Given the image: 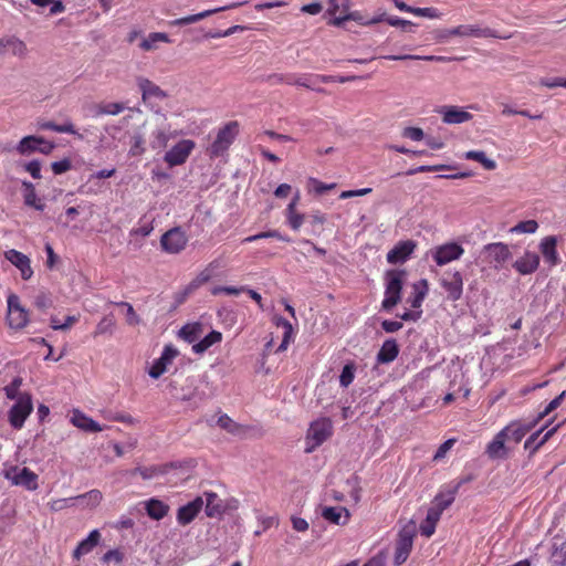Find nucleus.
Here are the masks:
<instances>
[{
  "mask_svg": "<svg viewBox=\"0 0 566 566\" xmlns=\"http://www.w3.org/2000/svg\"><path fill=\"white\" fill-rule=\"evenodd\" d=\"M322 516L335 525H345L349 521L350 513L344 506H327L323 509Z\"/></svg>",
  "mask_w": 566,
  "mask_h": 566,
  "instance_id": "32",
  "label": "nucleus"
},
{
  "mask_svg": "<svg viewBox=\"0 0 566 566\" xmlns=\"http://www.w3.org/2000/svg\"><path fill=\"white\" fill-rule=\"evenodd\" d=\"M239 134V123L233 120L227 123L218 130L214 142L208 148L209 156L217 158L222 156L234 142Z\"/></svg>",
  "mask_w": 566,
  "mask_h": 566,
  "instance_id": "3",
  "label": "nucleus"
},
{
  "mask_svg": "<svg viewBox=\"0 0 566 566\" xmlns=\"http://www.w3.org/2000/svg\"><path fill=\"white\" fill-rule=\"evenodd\" d=\"M7 323L13 329H22L29 323V311L21 305L20 297L14 293L7 297Z\"/></svg>",
  "mask_w": 566,
  "mask_h": 566,
  "instance_id": "5",
  "label": "nucleus"
},
{
  "mask_svg": "<svg viewBox=\"0 0 566 566\" xmlns=\"http://www.w3.org/2000/svg\"><path fill=\"white\" fill-rule=\"evenodd\" d=\"M285 214H286L287 224L294 231H297L305 221V214L298 212L297 209H294L293 205H287Z\"/></svg>",
  "mask_w": 566,
  "mask_h": 566,
  "instance_id": "48",
  "label": "nucleus"
},
{
  "mask_svg": "<svg viewBox=\"0 0 566 566\" xmlns=\"http://www.w3.org/2000/svg\"><path fill=\"white\" fill-rule=\"evenodd\" d=\"M382 21H386L391 27H400L403 30H409L413 25V23L411 21L403 20L399 17H387L386 13H381L380 15L373 18L371 20H369L367 22H361V24L368 25V24H375V23L382 22Z\"/></svg>",
  "mask_w": 566,
  "mask_h": 566,
  "instance_id": "41",
  "label": "nucleus"
},
{
  "mask_svg": "<svg viewBox=\"0 0 566 566\" xmlns=\"http://www.w3.org/2000/svg\"><path fill=\"white\" fill-rule=\"evenodd\" d=\"M144 144V137L140 134H135L132 138V146L129 149L130 156L136 157L143 155L145 153Z\"/></svg>",
  "mask_w": 566,
  "mask_h": 566,
  "instance_id": "60",
  "label": "nucleus"
},
{
  "mask_svg": "<svg viewBox=\"0 0 566 566\" xmlns=\"http://www.w3.org/2000/svg\"><path fill=\"white\" fill-rule=\"evenodd\" d=\"M147 515L156 521L164 518L169 511V505L157 499H150L145 502Z\"/></svg>",
  "mask_w": 566,
  "mask_h": 566,
  "instance_id": "35",
  "label": "nucleus"
},
{
  "mask_svg": "<svg viewBox=\"0 0 566 566\" xmlns=\"http://www.w3.org/2000/svg\"><path fill=\"white\" fill-rule=\"evenodd\" d=\"M539 262L541 258L537 253L525 251L524 254L513 263V268L521 275H528L537 271Z\"/></svg>",
  "mask_w": 566,
  "mask_h": 566,
  "instance_id": "20",
  "label": "nucleus"
},
{
  "mask_svg": "<svg viewBox=\"0 0 566 566\" xmlns=\"http://www.w3.org/2000/svg\"><path fill=\"white\" fill-rule=\"evenodd\" d=\"M416 536V527L413 524L405 525L398 533L395 547V565L403 564L410 555Z\"/></svg>",
  "mask_w": 566,
  "mask_h": 566,
  "instance_id": "6",
  "label": "nucleus"
},
{
  "mask_svg": "<svg viewBox=\"0 0 566 566\" xmlns=\"http://www.w3.org/2000/svg\"><path fill=\"white\" fill-rule=\"evenodd\" d=\"M429 253L438 266H443L460 260L464 254V249L459 243L451 241L433 247Z\"/></svg>",
  "mask_w": 566,
  "mask_h": 566,
  "instance_id": "8",
  "label": "nucleus"
},
{
  "mask_svg": "<svg viewBox=\"0 0 566 566\" xmlns=\"http://www.w3.org/2000/svg\"><path fill=\"white\" fill-rule=\"evenodd\" d=\"M552 566H566V543L552 554Z\"/></svg>",
  "mask_w": 566,
  "mask_h": 566,
  "instance_id": "63",
  "label": "nucleus"
},
{
  "mask_svg": "<svg viewBox=\"0 0 566 566\" xmlns=\"http://www.w3.org/2000/svg\"><path fill=\"white\" fill-rule=\"evenodd\" d=\"M453 36H475V38H500L509 39L510 35H497L494 30L490 28H479L476 25H458L448 31Z\"/></svg>",
  "mask_w": 566,
  "mask_h": 566,
  "instance_id": "16",
  "label": "nucleus"
},
{
  "mask_svg": "<svg viewBox=\"0 0 566 566\" xmlns=\"http://www.w3.org/2000/svg\"><path fill=\"white\" fill-rule=\"evenodd\" d=\"M219 268L217 260L211 261L197 276L182 290L178 302H184L190 294L197 291L200 286L208 283L216 275V270Z\"/></svg>",
  "mask_w": 566,
  "mask_h": 566,
  "instance_id": "13",
  "label": "nucleus"
},
{
  "mask_svg": "<svg viewBox=\"0 0 566 566\" xmlns=\"http://www.w3.org/2000/svg\"><path fill=\"white\" fill-rule=\"evenodd\" d=\"M238 6H239L238 3H233V4L221 7V8L206 10V11H202V12L197 13V14H190V15H187V17H182V18H179V19H176V20L171 21L170 25L180 27V25L191 24V23L198 22V21H200V20H202L205 18H208V17L214 14V13H218V12H221V11H224V10H228V9L237 8Z\"/></svg>",
  "mask_w": 566,
  "mask_h": 566,
  "instance_id": "29",
  "label": "nucleus"
},
{
  "mask_svg": "<svg viewBox=\"0 0 566 566\" xmlns=\"http://www.w3.org/2000/svg\"><path fill=\"white\" fill-rule=\"evenodd\" d=\"M439 113L446 124H462L472 118V114L458 106H442Z\"/></svg>",
  "mask_w": 566,
  "mask_h": 566,
  "instance_id": "24",
  "label": "nucleus"
},
{
  "mask_svg": "<svg viewBox=\"0 0 566 566\" xmlns=\"http://www.w3.org/2000/svg\"><path fill=\"white\" fill-rule=\"evenodd\" d=\"M39 142H41L40 136H25L20 140L17 149L20 154H31L34 151H39Z\"/></svg>",
  "mask_w": 566,
  "mask_h": 566,
  "instance_id": "49",
  "label": "nucleus"
},
{
  "mask_svg": "<svg viewBox=\"0 0 566 566\" xmlns=\"http://www.w3.org/2000/svg\"><path fill=\"white\" fill-rule=\"evenodd\" d=\"M75 505L74 496L67 499H57L49 503L50 510L53 512L62 511L67 506Z\"/></svg>",
  "mask_w": 566,
  "mask_h": 566,
  "instance_id": "62",
  "label": "nucleus"
},
{
  "mask_svg": "<svg viewBox=\"0 0 566 566\" xmlns=\"http://www.w3.org/2000/svg\"><path fill=\"white\" fill-rule=\"evenodd\" d=\"M94 115H117L125 109L123 103H99L94 106Z\"/></svg>",
  "mask_w": 566,
  "mask_h": 566,
  "instance_id": "46",
  "label": "nucleus"
},
{
  "mask_svg": "<svg viewBox=\"0 0 566 566\" xmlns=\"http://www.w3.org/2000/svg\"><path fill=\"white\" fill-rule=\"evenodd\" d=\"M101 533L98 530H93L88 536L81 541L73 552V557L80 559L81 556L91 553L99 543Z\"/></svg>",
  "mask_w": 566,
  "mask_h": 566,
  "instance_id": "30",
  "label": "nucleus"
},
{
  "mask_svg": "<svg viewBox=\"0 0 566 566\" xmlns=\"http://www.w3.org/2000/svg\"><path fill=\"white\" fill-rule=\"evenodd\" d=\"M203 500L201 496H197L191 502L182 505L178 509L177 521L180 525H188L191 523L199 512L202 510Z\"/></svg>",
  "mask_w": 566,
  "mask_h": 566,
  "instance_id": "21",
  "label": "nucleus"
},
{
  "mask_svg": "<svg viewBox=\"0 0 566 566\" xmlns=\"http://www.w3.org/2000/svg\"><path fill=\"white\" fill-rule=\"evenodd\" d=\"M4 476L12 484L23 486L29 491H35L39 486L38 474L28 468L11 467L4 470Z\"/></svg>",
  "mask_w": 566,
  "mask_h": 566,
  "instance_id": "11",
  "label": "nucleus"
},
{
  "mask_svg": "<svg viewBox=\"0 0 566 566\" xmlns=\"http://www.w3.org/2000/svg\"><path fill=\"white\" fill-rule=\"evenodd\" d=\"M137 83L144 102L150 98L164 99L167 97L166 92L148 78L139 77Z\"/></svg>",
  "mask_w": 566,
  "mask_h": 566,
  "instance_id": "27",
  "label": "nucleus"
},
{
  "mask_svg": "<svg viewBox=\"0 0 566 566\" xmlns=\"http://www.w3.org/2000/svg\"><path fill=\"white\" fill-rule=\"evenodd\" d=\"M222 342V333L219 331H211L200 342L192 345V352L201 355L208 350L211 346Z\"/></svg>",
  "mask_w": 566,
  "mask_h": 566,
  "instance_id": "37",
  "label": "nucleus"
},
{
  "mask_svg": "<svg viewBox=\"0 0 566 566\" xmlns=\"http://www.w3.org/2000/svg\"><path fill=\"white\" fill-rule=\"evenodd\" d=\"M202 333V325L200 323L186 324L181 327L179 335L187 343H195Z\"/></svg>",
  "mask_w": 566,
  "mask_h": 566,
  "instance_id": "44",
  "label": "nucleus"
},
{
  "mask_svg": "<svg viewBox=\"0 0 566 566\" xmlns=\"http://www.w3.org/2000/svg\"><path fill=\"white\" fill-rule=\"evenodd\" d=\"M333 433V423L329 418H319L313 421L307 430L306 440L307 447L306 451H312L315 447L321 446L325 440H327Z\"/></svg>",
  "mask_w": 566,
  "mask_h": 566,
  "instance_id": "7",
  "label": "nucleus"
},
{
  "mask_svg": "<svg viewBox=\"0 0 566 566\" xmlns=\"http://www.w3.org/2000/svg\"><path fill=\"white\" fill-rule=\"evenodd\" d=\"M399 355V346L394 338L386 339L377 353L379 364L392 363Z\"/></svg>",
  "mask_w": 566,
  "mask_h": 566,
  "instance_id": "31",
  "label": "nucleus"
},
{
  "mask_svg": "<svg viewBox=\"0 0 566 566\" xmlns=\"http://www.w3.org/2000/svg\"><path fill=\"white\" fill-rule=\"evenodd\" d=\"M206 506L205 513L208 517L219 518L226 512V505L223 501L214 492H205Z\"/></svg>",
  "mask_w": 566,
  "mask_h": 566,
  "instance_id": "25",
  "label": "nucleus"
},
{
  "mask_svg": "<svg viewBox=\"0 0 566 566\" xmlns=\"http://www.w3.org/2000/svg\"><path fill=\"white\" fill-rule=\"evenodd\" d=\"M74 499L75 504L81 505L83 509H94L101 503L103 495L99 490L94 489L84 494L74 496Z\"/></svg>",
  "mask_w": 566,
  "mask_h": 566,
  "instance_id": "39",
  "label": "nucleus"
},
{
  "mask_svg": "<svg viewBox=\"0 0 566 566\" xmlns=\"http://www.w3.org/2000/svg\"><path fill=\"white\" fill-rule=\"evenodd\" d=\"M39 128L42 130H52L55 133H62V134H72L77 136L80 139L83 138V135L77 133L72 122H66L64 124H56L51 120H43L39 122Z\"/></svg>",
  "mask_w": 566,
  "mask_h": 566,
  "instance_id": "34",
  "label": "nucleus"
},
{
  "mask_svg": "<svg viewBox=\"0 0 566 566\" xmlns=\"http://www.w3.org/2000/svg\"><path fill=\"white\" fill-rule=\"evenodd\" d=\"M21 385H22L21 377L13 378V380L3 388L6 397L10 400L17 401L19 396L22 394V392H19Z\"/></svg>",
  "mask_w": 566,
  "mask_h": 566,
  "instance_id": "55",
  "label": "nucleus"
},
{
  "mask_svg": "<svg viewBox=\"0 0 566 566\" xmlns=\"http://www.w3.org/2000/svg\"><path fill=\"white\" fill-rule=\"evenodd\" d=\"M218 424L232 434H242L245 431L243 426L234 422L228 415H221L218 419Z\"/></svg>",
  "mask_w": 566,
  "mask_h": 566,
  "instance_id": "50",
  "label": "nucleus"
},
{
  "mask_svg": "<svg viewBox=\"0 0 566 566\" xmlns=\"http://www.w3.org/2000/svg\"><path fill=\"white\" fill-rule=\"evenodd\" d=\"M531 429L532 424L523 420L511 421L489 442L486 446L488 455L492 459L511 457Z\"/></svg>",
  "mask_w": 566,
  "mask_h": 566,
  "instance_id": "1",
  "label": "nucleus"
},
{
  "mask_svg": "<svg viewBox=\"0 0 566 566\" xmlns=\"http://www.w3.org/2000/svg\"><path fill=\"white\" fill-rule=\"evenodd\" d=\"M115 318L113 314L105 315L96 325L93 337L96 338L101 335L113 334L115 328Z\"/></svg>",
  "mask_w": 566,
  "mask_h": 566,
  "instance_id": "47",
  "label": "nucleus"
},
{
  "mask_svg": "<svg viewBox=\"0 0 566 566\" xmlns=\"http://www.w3.org/2000/svg\"><path fill=\"white\" fill-rule=\"evenodd\" d=\"M319 74H295V73H292L291 85L302 86V87L325 94L326 91L324 88L314 86L317 82H319L318 80H316V77Z\"/></svg>",
  "mask_w": 566,
  "mask_h": 566,
  "instance_id": "36",
  "label": "nucleus"
},
{
  "mask_svg": "<svg viewBox=\"0 0 566 566\" xmlns=\"http://www.w3.org/2000/svg\"><path fill=\"white\" fill-rule=\"evenodd\" d=\"M361 78L357 75H318L316 80H318L321 83H347V82H354L356 80Z\"/></svg>",
  "mask_w": 566,
  "mask_h": 566,
  "instance_id": "56",
  "label": "nucleus"
},
{
  "mask_svg": "<svg viewBox=\"0 0 566 566\" xmlns=\"http://www.w3.org/2000/svg\"><path fill=\"white\" fill-rule=\"evenodd\" d=\"M245 287L247 286H214L211 289V294L214 296L220 294L239 295L245 292Z\"/></svg>",
  "mask_w": 566,
  "mask_h": 566,
  "instance_id": "59",
  "label": "nucleus"
},
{
  "mask_svg": "<svg viewBox=\"0 0 566 566\" xmlns=\"http://www.w3.org/2000/svg\"><path fill=\"white\" fill-rule=\"evenodd\" d=\"M158 42L169 43L170 39L164 32H153L140 42L139 46L144 51H153L157 49Z\"/></svg>",
  "mask_w": 566,
  "mask_h": 566,
  "instance_id": "42",
  "label": "nucleus"
},
{
  "mask_svg": "<svg viewBox=\"0 0 566 566\" xmlns=\"http://www.w3.org/2000/svg\"><path fill=\"white\" fill-rule=\"evenodd\" d=\"M557 237L547 235L541 240L538 245L539 252L543 255L545 263L551 268L558 265L562 261L557 251Z\"/></svg>",
  "mask_w": 566,
  "mask_h": 566,
  "instance_id": "17",
  "label": "nucleus"
},
{
  "mask_svg": "<svg viewBox=\"0 0 566 566\" xmlns=\"http://www.w3.org/2000/svg\"><path fill=\"white\" fill-rule=\"evenodd\" d=\"M177 462H169V464L165 465H150V467H138L130 471V475L139 474L143 480H150L155 476L165 474L169 469H177Z\"/></svg>",
  "mask_w": 566,
  "mask_h": 566,
  "instance_id": "28",
  "label": "nucleus"
},
{
  "mask_svg": "<svg viewBox=\"0 0 566 566\" xmlns=\"http://www.w3.org/2000/svg\"><path fill=\"white\" fill-rule=\"evenodd\" d=\"M71 422L76 428L85 431V432H101L104 428L93 420L91 417L86 416L83 411L78 409H74L71 416Z\"/></svg>",
  "mask_w": 566,
  "mask_h": 566,
  "instance_id": "23",
  "label": "nucleus"
},
{
  "mask_svg": "<svg viewBox=\"0 0 566 566\" xmlns=\"http://www.w3.org/2000/svg\"><path fill=\"white\" fill-rule=\"evenodd\" d=\"M24 187V203L27 206L33 207L36 210L42 211L44 209V203L38 198L34 186L29 182H23Z\"/></svg>",
  "mask_w": 566,
  "mask_h": 566,
  "instance_id": "43",
  "label": "nucleus"
},
{
  "mask_svg": "<svg viewBox=\"0 0 566 566\" xmlns=\"http://www.w3.org/2000/svg\"><path fill=\"white\" fill-rule=\"evenodd\" d=\"M195 147L193 140L182 139L165 154L164 160L169 167L180 166L187 161Z\"/></svg>",
  "mask_w": 566,
  "mask_h": 566,
  "instance_id": "12",
  "label": "nucleus"
},
{
  "mask_svg": "<svg viewBox=\"0 0 566 566\" xmlns=\"http://www.w3.org/2000/svg\"><path fill=\"white\" fill-rule=\"evenodd\" d=\"M28 49L23 41L15 36H6L0 39V57L12 55L24 57Z\"/></svg>",
  "mask_w": 566,
  "mask_h": 566,
  "instance_id": "19",
  "label": "nucleus"
},
{
  "mask_svg": "<svg viewBox=\"0 0 566 566\" xmlns=\"http://www.w3.org/2000/svg\"><path fill=\"white\" fill-rule=\"evenodd\" d=\"M117 306H123L126 308V323L129 326H136L140 323V317L137 315L136 311L134 310L133 305L127 302H118L115 303Z\"/></svg>",
  "mask_w": 566,
  "mask_h": 566,
  "instance_id": "57",
  "label": "nucleus"
},
{
  "mask_svg": "<svg viewBox=\"0 0 566 566\" xmlns=\"http://www.w3.org/2000/svg\"><path fill=\"white\" fill-rule=\"evenodd\" d=\"M484 260L495 269H500L511 256L509 245L503 242L489 243L483 247Z\"/></svg>",
  "mask_w": 566,
  "mask_h": 566,
  "instance_id": "14",
  "label": "nucleus"
},
{
  "mask_svg": "<svg viewBox=\"0 0 566 566\" xmlns=\"http://www.w3.org/2000/svg\"><path fill=\"white\" fill-rule=\"evenodd\" d=\"M412 295L407 298V303L413 311H419L428 294L429 283L426 279H421L412 284Z\"/></svg>",
  "mask_w": 566,
  "mask_h": 566,
  "instance_id": "26",
  "label": "nucleus"
},
{
  "mask_svg": "<svg viewBox=\"0 0 566 566\" xmlns=\"http://www.w3.org/2000/svg\"><path fill=\"white\" fill-rule=\"evenodd\" d=\"M168 140V134L163 129H157L151 134L150 146L153 149H161L167 146Z\"/></svg>",
  "mask_w": 566,
  "mask_h": 566,
  "instance_id": "53",
  "label": "nucleus"
},
{
  "mask_svg": "<svg viewBox=\"0 0 566 566\" xmlns=\"http://www.w3.org/2000/svg\"><path fill=\"white\" fill-rule=\"evenodd\" d=\"M406 272L390 270L386 273L385 297L381 302L382 310L391 311L400 301Z\"/></svg>",
  "mask_w": 566,
  "mask_h": 566,
  "instance_id": "2",
  "label": "nucleus"
},
{
  "mask_svg": "<svg viewBox=\"0 0 566 566\" xmlns=\"http://www.w3.org/2000/svg\"><path fill=\"white\" fill-rule=\"evenodd\" d=\"M464 158L480 163L486 170H494L496 168L495 160L489 158L482 150H469L464 154Z\"/></svg>",
  "mask_w": 566,
  "mask_h": 566,
  "instance_id": "45",
  "label": "nucleus"
},
{
  "mask_svg": "<svg viewBox=\"0 0 566 566\" xmlns=\"http://www.w3.org/2000/svg\"><path fill=\"white\" fill-rule=\"evenodd\" d=\"M439 285L447 293L448 300L455 302L462 297L463 294V276L460 271L448 270L443 272L439 279Z\"/></svg>",
  "mask_w": 566,
  "mask_h": 566,
  "instance_id": "10",
  "label": "nucleus"
},
{
  "mask_svg": "<svg viewBox=\"0 0 566 566\" xmlns=\"http://www.w3.org/2000/svg\"><path fill=\"white\" fill-rule=\"evenodd\" d=\"M188 244V237L180 227L166 231L160 238V247L168 254H179Z\"/></svg>",
  "mask_w": 566,
  "mask_h": 566,
  "instance_id": "9",
  "label": "nucleus"
},
{
  "mask_svg": "<svg viewBox=\"0 0 566 566\" xmlns=\"http://www.w3.org/2000/svg\"><path fill=\"white\" fill-rule=\"evenodd\" d=\"M458 492L457 486L452 484L447 485L434 496L432 505L438 506L442 511L447 510L454 502Z\"/></svg>",
  "mask_w": 566,
  "mask_h": 566,
  "instance_id": "33",
  "label": "nucleus"
},
{
  "mask_svg": "<svg viewBox=\"0 0 566 566\" xmlns=\"http://www.w3.org/2000/svg\"><path fill=\"white\" fill-rule=\"evenodd\" d=\"M558 427H559V424L555 426L554 428L546 431L543 436H542L543 430H539V431L533 433L525 441L524 448L526 450H530L532 453L533 451L538 449L542 444H544L553 436V433L557 430Z\"/></svg>",
  "mask_w": 566,
  "mask_h": 566,
  "instance_id": "38",
  "label": "nucleus"
},
{
  "mask_svg": "<svg viewBox=\"0 0 566 566\" xmlns=\"http://www.w3.org/2000/svg\"><path fill=\"white\" fill-rule=\"evenodd\" d=\"M417 248V242L413 240L399 241L395 247L387 253V262L390 264L405 263Z\"/></svg>",
  "mask_w": 566,
  "mask_h": 566,
  "instance_id": "15",
  "label": "nucleus"
},
{
  "mask_svg": "<svg viewBox=\"0 0 566 566\" xmlns=\"http://www.w3.org/2000/svg\"><path fill=\"white\" fill-rule=\"evenodd\" d=\"M455 442H457L455 438H451V439H448L447 441H444L438 448L436 453L433 454V459L432 460H442L443 458H446L448 451L454 446Z\"/></svg>",
  "mask_w": 566,
  "mask_h": 566,
  "instance_id": "64",
  "label": "nucleus"
},
{
  "mask_svg": "<svg viewBox=\"0 0 566 566\" xmlns=\"http://www.w3.org/2000/svg\"><path fill=\"white\" fill-rule=\"evenodd\" d=\"M385 59L390 61H403V60H426V61H436V62H444L448 59L446 56L440 55H411V54H405V55H387Z\"/></svg>",
  "mask_w": 566,
  "mask_h": 566,
  "instance_id": "51",
  "label": "nucleus"
},
{
  "mask_svg": "<svg viewBox=\"0 0 566 566\" xmlns=\"http://www.w3.org/2000/svg\"><path fill=\"white\" fill-rule=\"evenodd\" d=\"M4 255L8 261L20 270L23 280H29L32 276L33 271L30 265V259L25 254L11 249Z\"/></svg>",
  "mask_w": 566,
  "mask_h": 566,
  "instance_id": "22",
  "label": "nucleus"
},
{
  "mask_svg": "<svg viewBox=\"0 0 566 566\" xmlns=\"http://www.w3.org/2000/svg\"><path fill=\"white\" fill-rule=\"evenodd\" d=\"M355 370L356 367L354 363H348L344 366L339 376V384L342 387L347 388L354 381Z\"/></svg>",
  "mask_w": 566,
  "mask_h": 566,
  "instance_id": "54",
  "label": "nucleus"
},
{
  "mask_svg": "<svg viewBox=\"0 0 566 566\" xmlns=\"http://www.w3.org/2000/svg\"><path fill=\"white\" fill-rule=\"evenodd\" d=\"M32 411V397L30 394L23 392L19 396L15 403L9 409L8 421L12 428L20 430Z\"/></svg>",
  "mask_w": 566,
  "mask_h": 566,
  "instance_id": "4",
  "label": "nucleus"
},
{
  "mask_svg": "<svg viewBox=\"0 0 566 566\" xmlns=\"http://www.w3.org/2000/svg\"><path fill=\"white\" fill-rule=\"evenodd\" d=\"M538 229V223L535 220H525L520 221L513 228H511L512 233H535Z\"/></svg>",
  "mask_w": 566,
  "mask_h": 566,
  "instance_id": "52",
  "label": "nucleus"
},
{
  "mask_svg": "<svg viewBox=\"0 0 566 566\" xmlns=\"http://www.w3.org/2000/svg\"><path fill=\"white\" fill-rule=\"evenodd\" d=\"M326 221H327L326 214L321 212L319 210H315L308 216V222L313 228L314 234L321 233V231H316V228L318 226H323Z\"/></svg>",
  "mask_w": 566,
  "mask_h": 566,
  "instance_id": "61",
  "label": "nucleus"
},
{
  "mask_svg": "<svg viewBox=\"0 0 566 566\" xmlns=\"http://www.w3.org/2000/svg\"><path fill=\"white\" fill-rule=\"evenodd\" d=\"M274 324L277 327L283 328V339H282L280 346L277 347V352H284V350H286L289 344L292 340L293 326L286 318L282 317V316H275Z\"/></svg>",
  "mask_w": 566,
  "mask_h": 566,
  "instance_id": "40",
  "label": "nucleus"
},
{
  "mask_svg": "<svg viewBox=\"0 0 566 566\" xmlns=\"http://www.w3.org/2000/svg\"><path fill=\"white\" fill-rule=\"evenodd\" d=\"M310 189L314 191L316 195H323L326 191H329L336 188V184H324L323 181L311 177L308 179Z\"/></svg>",
  "mask_w": 566,
  "mask_h": 566,
  "instance_id": "58",
  "label": "nucleus"
},
{
  "mask_svg": "<svg viewBox=\"0 0 566 566\" xmlns=\"http://www.w3.org/2000/svg\"><path fill=\"white\" fill-rule=\"evenodd\" d=\"M178 350L172 346H165L161 356L156 359L148 370L151 378L157 379L167 371V366L176 358Z\"/></svg>",
  "mask_w": 566,
  "mask_h": 566,
  "instance_id": "18",
  "label": "nucleus"
}]
</instances>
